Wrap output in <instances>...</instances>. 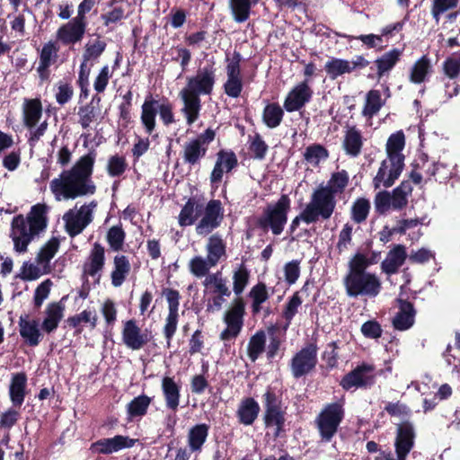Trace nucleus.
<instances>
[{
  "label": "nucleus",
  "instance_id": "nucleus-58",
  "mask_svg": "<svg viewBox=\"0 0 460 460\" xmlns=\"http://www.w3.org/2000/svg\"><path fill=\"white\" fill-rule=\"evenodd\" d=\"M208 261V258L204 259L201 256H195L190 261V272L196 277L207 276L211 267H214Z\"/></svg>",
  "mask_w": 460,
  "mask_h": 460
},
{
  "label": "nucleus",
  "instance_id": "nucleus-59",
  "mask_svg": "<svg viewBox=\"0 0 460 460\" xmlns=\"http://www.w3.org/2000/svg\"><path fill=\"white\" fill-rule=\"evenodd\" d=\"M458 2L459 0H433L431 6L432 17L438 22L440 20V16L448 10L456 8Z\"/></svg>",
  "mask_w": 460,
  "mask_h": 460
},
{
  "label": "nucleus",
  "instance_id": "nucleus-19",
  "mask_svg": "<svg viewBox=\"0 0 460 460\" xmlns=\"http://www.w3.org/2000/svg\"><path fill=\"white\" fill-rule=\"evenodd\" d=\"M415 430L413 425L408 421L397 425V434L394 441L396 456L407 457L414 446Z\"/></svg>",
  "mask_w": 460,
  "mask_h": 460
},
{
  "label": "nucleus",
  "instance_id": "nucleus-14",
  "mask_svg": "<svg viewBox=\"0 0 460 460\" xmlns=\"http://www.w3.org/2000/svg\"><path fill=\"white\" fill-rule=\"evenodd\" d=\"M137 442V439L130 438L128 436L117 435L112 438H101L91 445V451L93 454L111 455L120 450L131 448Z\"/></svg>",
  "mask_w": 460,
  "mask_h": 460
},
{
  "label": "nucleus",
  "instance_id": "nucleus-5",
  "mask_svg": "<svg viewBox=\"0 0 460 460\" xmlns=\"http://www.w3.org/2000/svg\"><path fill=\"white\" fill-rule=\"evenodd\" d=\"M216 131L211 128L185 142L181 153L182 161L190 168L200 164L207 155L208 146L215 140Z\"/></svg>",
  "mask_w": 460,
  "mask_h": 460
},
{
  "label": "nucleus",
  "instance_id": "nucleus-47",
  "mask_svg": "<svg viewBox=\"0 0 460 460\" xmlns=\"http://www.w3.org/2000/svg\"><path fill=\"white\" fill-rule=\"evenodd\" d=\"M324 70L332 80H335L340 75L346 73L350 74L349 61L342 58H332L327 61L324 66Z\"/></svg>",
  "mask_w": 460,
  "mask_h": 460
},
{
  "label": "nucleus",
  "instance_id": "nucleus-46",
  "mask_svg": "<svg viewBox=\"0 0 460 460\" xmlns=\"http://www.w3.org/2000/svg\"><path fill=\"white\" fill-rule=\"evenodd\" d=\"M349 182V176L346 170L338 171L332 172L330 180L326 186L323 188H329L332 190V193L335 196L337 194H341L344 192Z\"/></svg>",
  "mask_w": 460,
  "mask_h": 460
},
{
  "label": "nucleus",
  "instance_id": "nucleus-3",
  "mask_svg": "<svg viewBox=\"0 0 460 460\" xmlns=\"http://www.w3.org/2000/svg\"><path fill=\"white\" fill-rule=\"evenodd\" d=\"M47 208L44 204L33 205L26 218L20 214L11 223L10 237L13 242V249L19 253L27 252L28 245L47 227Z\"/></svg>",
  "mask_w": 460,
  "mask_h": 460
},
{
  "label": "nucleus",
  "instance_id": "nucleus-53",
  "mask_svg": "<svg viewBox=\"0 0 460 460\" xmlns=\"http://www.w3.org/2000/svg\"><path fill=\"white\" fill-rule=\"evenodd\" d=\"M59 248V240L57 237L50 238L40 250L36 260L39 264L49 263Z\"/></svg>",
  "mask_w": 460,
  "mask_h": 460
},
{
  "label": "nucleus",
  "instance_id": "nucleus-34",
  "mask_svg": "<svg viewBox=\"0 0 460 460\" xmlns=\"http://www.w3.org/2000/svg\"><path fill=\"white\" fill-rule=\"evenodd\" d=\"M42 116V104L40 99L25 100L23 106V122L29 128H34Z\"/></svg>",
  "mask_w": 460,
  "mask_h": 460
},
{
  "label": "nucleus",
  "instance_id": "nucleus-11",
  "mask_svg": "<svg viewBox=\"0 0 460 460\" xmlns=\"http://www.w3.org/2000/svg\"><path fill=\"white\" fill-rule=\"evenodd\" d=\"M402 54L403 49L397 48L383 53L374 61V66H370V72L367 75V77L371 80L376 79L380 81L394 69L401 60Z\"/></svg>",
  "mask_w": 460,
  "mask_h": 460
},
{
  "label": "nucleus",
  "instance_id": "nucleus-64",
  "mask_svg": "<svg viewBox=\"0 0 460 460\" xmlns=\"http://www.w3.org/2000/svg\"><path fill=\"white\" fill-rule=\"evenodd\" d=\"M223 87L225 93L229 97H239L243 88L242 77H227Z\"/></svg>",
  "mask_w": 460,
  "mask_h": 460
},
{
  "label": "nucleus",
  "instance_id": "nucleus-48",
  "mask_svg": "<svg viewBox=\"0 0 460 460\" xmlns=\"http://www.w3.org/2000/svg\"><path fill=\"white\" fill-rule=\"evenodd\" d=\"M151 403V398L146 395H139L134 398L127 406V411L130 420L142 417Z\"/></svg>",
  "mask_w": 460,
  "mask_h": 460
},
{
  "label": "nucleus",
  "instance_id": "nucleus-13",
  "mask_svg": "<svg viewBox=\"0 0 460 460\" xmlns=\"http://www.w3.org/2000/svg\"><path fill=\"white\" fill-rule=\"evenodd\" d=\"M317 347L314 344H308L298 351L291 361V371L296 378H298L310 372L317 362Z\"/></svg>",
  "mask_w": 460,
  "mask_h": 460
},
{
  "label": "nucleus",
  "instance_id": "nucleus-4",
  "mask_svg": "<svg viewBox=\"0 0 460 460\" xmlns=\"http://www.w3.org/2000/svg\"><path fill=\"white\" fill-rule=\"evenodd\" d=\"M290 208L288 195L282 194L275 203H270L264 208L255 221V226L263 232L270 230L274 235H280L288 222Z\"/></svg>",
  "mask_w": 460,
  "mask_h": 460
},
{
  "label": "nucleus",
  "instance_id": "nucleus-17",
  "mask_svg": "<svg viewBox=\"0 0 460 460\" xmlns=\"http://www.w3.org/2000/svg\"><path fill=\"white\" fill-rule=\"evenodd\" d=\"M58 43L54 40L46 42L40 50L37 73L41 81H48L49 79V67L58 61Z\"/></svg>",
  "mask_w": 460,
  "mask_h": 460
},
{
  "label": "nucleus",
  "instance_id": "nucleus-41",
  "mask_svg": "<svg viewBox=\"0 0 460 460\" xmlns=\"http://www.w3.org/2000/svg\"><path fill=\"white\" fill-rule=\"evenodd\" d=\"M228 5L235 22L243 23L250 18L252 13L250 0H228Z\"/></svg>",
  "mask_w": 460,
  "mask_h": 460
},
{
  "label": "nucleus",
  "instance_id": "nucleus-49",
  "mask_svg": "<svg viewBox=\"0 0 460 460\" xmlns=\"http://www.w3.org/2000/svg\"><path fill=\"white\" fill-rule=\"evenodd\" d=\"M383 106L381 93L378 90H370L367 93L366 102L362 111L365 117L372 118Z\"/></svg>",
  "mask_w": 460,
  "mask_h": 460
},
{
  "label": "nucleus",
  "instance_id": "nucleus-23",
  "mask_svg": "<svg viewBox=\"0 0 460 460\" xmlns=\"http://www.w3.org/2000/svg\"><path fill=\"white\" fill-rule=\"evenodd\" d=\"M97 313L93 308H86L66 319L68 326L75 329V332L78 334L83 332L84 327H89L91 330L94 329L97 325Z\"/></svg>",
  "mask_w": 460,
  "mask_h": 460
},
{
  "label": "nucleus",
  "instance_id": "nucleus-39",
  "mask_svg": "<svg viewBox=\"0 0 460 460\" xmlns=\"http://www.w3.org/2000/svg\"><path fill=\"white\" fill-rule=\"evenodd\" d=\"M64 307L59 303H52L46 309V317L42 322V329L49 333L55 331L63 318Z\"/></svg>",
  "mask_w": 460,
  "mask_h": 460
},
{
  "label": "nucleus",
  "instance_id": "nucleus-7",
  "mask_svg": "<svg viewBox=\"0 0 460 460\" xmlns=\"http://www.w3.org/2000/svg\"><path fill=\"white\" fill-rule=\"evenodd\" d=\"M344 417L342 402L327 404L316 419V424L322 438L330 441L336 434Z\"/></svg>",
  "mask_w": 460,
  "mask_h": 460
},
{
  "label": "nucleus",
  "instance_id": "nucleus-2",
  "mask_svg": "<svg viewBox=\"0 0 460 460\" xmlns=\"http://www.w3.org/2000/svg\"><path fill=\"white\" fill-rule=\"evenodd\" d=\"M216 84V69L213 66H205L193 76L187 78L186 86L179 93L183 102L181 112L188 125H192L199 116L201 110L200 95H210Z\"/></svg>",
  "mask_w": 460,
  "mask_h": 460
},
{
  "label": "nucleus",
  "instance_id": "nucleus-21",
  "mask_svg": "<svg viewBox=\"0 0 460 460\" xmlns=\"http://www.w3.org/2000/svg\"><path fill=\"white\" fill-rule=\"evenodd\" d=\"M101 101V97L98 94H94L89 102L78 108V123L84 129H87L100 117Z\"/></svg>",
  "mask_w": 460,
  "mask_h": 460
},
{
  "label": "nucleus",
  "instance_id": "nucleus-45",
  "mask_svg": "<svg viewBox=\"0 0 460 460\" xmlns=\"http://www.w3.org/2000/svg\"><path fill=\"white\" fill-rule=\"evenodd\" d=\"M405 147V135L402 130H398L390 135L385 145L387 155L405 156L402 150Z\"/></svg>",
  "mask_w": 460,
  "mask_h": 460
},
{
  "label": "nucleus",
  "instance_id": "nucleus-31",
  "mask_svg": "<svg viewBox=\"0 0 460 460\" xmlns=\"http://www.w3.org/2000/svg\"><path fill=\"white\" fill-rule=\"evenodd\" d=\"M209 427L207 424H197L190 429L187 442L191 452H200L208 436Z\"/></svg>",
  "mask_w": 460,
  "mask_h": 460
},
{
  "label": "nucleus",
  "instance_id": "nucleus-35",
  "mask_svg": "<svg viewBox=\"0 0 460 460\" xmlns=\"http://www.w3.org/2000/svg\"><path fill=\"white\" fill-rule=\"evenodd\" d=\"M413 188L410 181H402L399 186L391 192L394 210H402L408 205V199L411 195Z\"/></svg>",
  "mask_w": 460,
  "mask_h": 460
},
{
  "label": "nucleus",
  "instance_id": "nucleus-44",
  "mask_svg": "<svg viewBox=\"0 0 460 460\" xmlns=\"http://www.w3.org/2000/svg\"><path fill=\"white\" fill-rule=\"evenodd\" d=\"M371 208L370 201L366 198H358L352 203L350 208V218L356 224L365 222L369 215Z\"/></svg>",
  "mask_w": 460,
  "mask_h": 460
},
{
  "label": "nucleus",
  "instance_id": "nucleus-55",
  "mask_svg": "<svg viewBox=\"0 0 460 460\" xmlns=\"http://www.w3.org/2000/svg\"><path fill=\"white\" fill-rule=\"evenodd\" d=\"M249 138V151L252 154V157L257 160H263L269 149L268 145L259 133H256L252 137L250 136Z\"/></svg>",
  "mask_w": 460,
  "mask_h": 460
},
{
  "label": "nucleus",
  "instance_id": "nucleus-63",
  "mask_svg": "<svg viewBox=\"0 0 460 460\" xmlns=\"http://www.w3.org/2000/svg\"><path fill=\"white\" fill-rule=\"evenodd\" d=\"M353 226L349 223H346L339 234V240L336 248L340 253L346 251L352 242Z\"/></svg>",
  "mask_w": 460,
  "mask_h": 460
},
{
  "label": "nucleus",
  "instance_id": "nucleus-29",
  "mask_svg": "<svg viewBox=\"0 0 460 460\" xmlns=\"http://www.w3.org/2000/svg\"><path fill=\"white\" fill-rule=\"evenodd\" d=\"M398 301L400 303V310L394 316L393 324L396 330L405 331L413 325L415 311L412 305L403 301L402 297Z\"/></svg>",
  "mask_w": 460,
  "mask_h": 460
},
{
  "label": "nucleus",
  "instance_id": "nucleus-37",
  "mask_svg": "<svg viewBox=\"0 0 460 460\" xmlns=\"http://www.w3.org/2000/svg\"><path fill=\"white\" fill-rule=\"evenodd\" d=\"M131 266L128 259L125 255H116L114 257V269L111 271V284L114 287L122 285L127 276L129 274Z\"/></svg>",
  "mask_w": 460,
  "mask_h": 460
},
{
  "label": "nucleus",
  "instance_id": "nucleus-9",
  "mask_svg": "<svg viewBox=\"0 0 460 460\" xmlns=\"http://www.w3.org/2000/svg\"><path fill=\"white\" fill-rule=\"evenodd\" d=\"M404 160L405 156L387 155L386 159L381 162L373 179L374 188L378 189L381 185L385 188L392 187L404 169Z\"/></svg>",
  "mask_w": 460,
  "mask_h": 460
},
{
  "label": "nucleus",
  "instance_id": "nucleus-30",
  "mask_svg": "<svg viewBox=\"0 0 460 460\" xmlns=\"http://www.w3.org/2000/svg\"><path fill=\"white\" fill-rule=\"evenodd\" d=\"M431 73L432 65L430 58L427 55H423L411 66L409 80L412 84H420L424 83Z\"/></svg>",
  "mask_w": 460,
  "mask_h": 460
},
{
  "label": "nucleus",
  "instance_id": "nucleus-32",
  "mask_svg": "<svg viewBox=\"0 0 460 460\" xmlns=\"http://www.w3.org/2000/svg\"><path fill=\"white\" fill-rule=\"evenodd\" d=\"M260 412V406L258 402L252 398H245L241 401L238 410L237 417L239 421L243 425H252Z\"/></svg>",
  "mask_w": 460,
  "mask_h": 460
},
{
  "label": "nucleus",
  "instance_id": "nucleus-20",
  "mask_svg": "<svg viewBox=\"0 0 460 460\" xmlns=\"http://www.w3.org/2000/svg\"><path fill=\"white\" fill-rule=\"evenodd\" d=\"M265 416L264 421L267 427L274 428V434L278 436L282 429L285 419L279 405L278 400L272 392L268 391L264 394Z\"/></svg>",
  "mask_w": 460,
  "mask_h": 460
},
{
  "label": "nucleus",
  "instance_id": "nucleus-52",
  "mask_svg": "<svg viewBox=\"0 0 460 460\" xmlns=\"http://www.w3.org/2000/svg\"><path fill=\"white\" fill-rule=\"evenodd\" d=\"M125 238L126 233L121 225L111 226L106 234V240L114 252H119L123 249Z\"/></svg>",
  "mask_w": 460,
  "mask_h": 460
},
{
  "label": "nucleus",
  "instance_id": "nucleus-61",
  "mask_svg": "<svg viewBox=\"0 0 460 460\" xmlns=\"http://www.w3.org/2000/svg\"><path fill=\"white\" fill-rule=\"evenodd\" d=\"M40 276L41 271L38 266L25 261L21 267L20 272L15 276V279L31 281L39 279Z\"/></svg>",
  "mask_w": 460,
  "mask_h": 460
},
{
  "label": "nucleus",
  "instance_id": "nucleus-27",
  "mask_svg": "<svg viewBox=\"0 0 460 460\" xmlns=\"http://www.w3.org/2000/svg\"><path fill=\"white\" fill-rule=\"evenodd\" d=\"M407 258L405 247L402 244H396L382 261L381 267L387 274L396 273L399 268L404 263Z\"/></svg>",
  "mask_w": 460,
  "mask_h": 460
},
{
  "label": "nucleus",
  "instance_id": "nucleus-40",
  "mask_svg": "<svg viewBox=\"0 0 460 460\" xmlns=\"http://www.w3.org/2000/svg\"><path fill=\"white\" fill-rule=\"evenodd\" d=\"M284 117L283 108L278 102L268 103L262 111V121L270 128L279 127Z\"/></svg>",
  "mask_w": 460,
  "mask_h": 460
},
{
  "label": "nucleus",
  "instance_id": "nucleus-62",
  "mask_svg": "<svg viewBox=\"0 0 460 460\" xmlns=\"http://www.w3.org/2000/svg\"><path fill=\"white\" fill-rule=\"evenodd\" d=\"M300 261L293 260L284 266V279L288 285L291 286L296 283L300 275Z\"/></svg>",
  "mask_w": 460,
  "mask_h": 460
},
{
  "label": "nucleus",
  "instance_id": "nucleus-36",
  "mask_svg": "<svg viewBox=\"0 0 460 460\" xmlns=\"http://www.w3.org/2000/svg\"><path fill=\"white\" fill-rule=\"evenodd\" d=\"M27 377L24 373H16L13 376L10 384V398L13 405L21 406L24 401Z\"/></svg>",
  "mask_w": 460,
  "mask_h": 460
},
{
  "label": "nucleus",
  "instance_id": "nucleus-22",
  "mask_svg": "<svg viewBox=\"0 0 460 460\" xmlns=\"http://www.w3.org/2000/svg\"><path fill=\"white\" fill-rule=\"evenodd\" d=\"M158 101L155 100L150 94L146 97L141 106L140 120L145 132L152 136L156 127Z\"/></svg>",
  "mask_w": 460,
  "mask_h": 460
},
{
  "label": "nucleus",
  "instance_id": "nucleus-1",
  "mask_svg": "<svg viewBox=\"0 0 460 460\" xmlns=\"http://www.w3.org/2000/svg\"><path fill=\"white\" fill-rule=\"evenodd\" d=\"M96 156V150L92 148L70 169L63 170L58 178L50 181V190L57 199H75L96 192V185L92 180Z\"/></svg>",
  "mask_w": 460,
  "mask_h": 460
},
{
  "label": "nucleus",
  "instance_id": "nucleus-26",
  "mask_svg": "<svg viewBox=\"0 0 460 460\" xmlns=\"http://www.w3.org/2000/svg\"><path fill=\"white\" fill-rule=\"evenodd\" d=\"M105 250L100 243H94L90 252L88 261L84 264V274L94 277L103 269Z\"/></svg>",
  "mask_w": 460,
  "mask_h": 460
},
{
  "label": "nucleus",
  "instance_id": "nucleus-12",
  "mask_svg": "<svg viewBox=\"0 0 460 460\" xmlns=\"http://www.w3.org/2000/svg\"><path fill=\"white\" fill-rule=\"evenodd\" d=\"M244 305L242 301H236L234 305L226 312L224 322L226 328L221 332L219 338L226 341L235 339L242 331L243 325Z\"/></svg>",
  "mask_w": 460,
  "mask_h": 460
},
{
  "label": "nucleus",
  "instance_id": "nucleus-16",
  "mask_svg": "<svg viewBox=\"0 0 460 460\" xmlns=\"http://www.w3.org/2000/svg\"><path fill=\"white\" fill-rule=\"evenodd\" d=\"M313 96V91L310 88L307 80L296 84L286 96L283 108L288 112L297 111L301 110Z\"/></svg>",
  "mask_w": 460,
  "mask_h": 460
},
{
  "label": "nucleus",
  "instance_id": "nucleus-24",
  "mask_svg": "<svg viewBox=\"0 0 460 460\" xmlns=\"http://www.w3.org/2000/svg\"><path fill=\"white\" fill-rule=\"evenodd\" d=\"M122 337L127 347L135 350L141 349L147 341L146 336L141 332L133 320L125 323Z\"/></svg>",
  "mask_w": 460,
  "mask_h": 460
},
{
  "label": "nucleus",
  "instance_id": "nucleus-42",
  "mask_svg": "<svg viewBox=\"0 0 460 460\" xmlns=\"http://www.w3.org/2000/svg\"><path fill=\"white\" fill-rule=\"evenodd\" d=\"M107 47V43L98 36L94 40L89 41L84 47L83 53V62L85 65L87 62L97 61L102 55Z\"/></svg>",
  "mask_w": 460,
  "mask_h": 460
},
{
  "label": "nucleus",
  "instance_id": "nucleus-50",
  "mask_svg": "<svg viewBox=\"0 0 460 460\" xmlns=\"http://www.w3.org/2000/svg\"><path fill=\"white\" fill-rule=\"evenodd\" d=\"M63 220L65 221L66 231L71 237L81 234L88 226V221L82 222L81 219L75 216V212L72 209L65 213Z\"/></svg>",
  "mask_w": 460,
  "mask_h": 460
},
{
  "label": "nucleus",
  "instance_id": "nucleus-6",
  "mask_svg": "<svg viewBox=\"0 0 460 460\" xmlns=\"http://www.w3.org/2000/svg\"><path fill=\"white\" fill-rule=\"evenodd\" d=\"M336 203V196L332 193L329 188H323V185L321 184L313 191L310 202L305 206V208L314 220L317 222L320 218L323 220L329 219L335 210Z\"/></svg>",
  "mask_w": 460,
  "mask_h": 460
},
{
  "label": "nucleus",
  "instance_id": "nucleus-15",
  "mask_svg": "<svg viewBox=\"0 0 460 460\" xmlns=\"http://www.w3.org/2000/svg\"><path fill=\"white\" fill-rule=\"evenodd\" d=\"M374 371L373 365L362 364L347 374L341 381V385L346 390L370 385L374 383Z\"/></svg>",
  "mask_w": 460,
  "mask_h": 460
},
{
  "label": "nucleus",
  "instance_id": "nucleus-60",
  "mask_svg": "<svg viewBox=\"0 0 460 460\" xmlns=\"http://www.w3.org/2000/svg\"><path fill=\"white\" fill-rule=\"evenodd\" d=\"M374 204L375 209L379 215L385 214L390 208L393 209L391 193L387 190L377 192L375 196Z\"/></svg>",
  "mask_w": 460,
  "mask_h": 460
},
{
  "label": "nucleus",
  "instance_id": "nucleus-8",
  "mask_svg": "<svg viewBox=\"0 0 460 460\" xmlns=\"http://www.w3.org/2000/svg\"><path fill=\"white\" fill-rule=\"evenodd\" d=\"M370 264L366 256L357 253L349 261V274L347 277V288H379L378 279L365 271Z\"/></svg>",
  "mask_w": 460,
  "mask_h": 460
},
{
  "label": "nucleus",
  "instance_id": "nucleus-28",
  "mask_svg": "<svg viewBox=\"0 0 460 460\" xmlns=\"http://www.w3.org/2000/svg\"><path fill=\"white\" fill-rule=\"evenodd\" d=\"M342 146L348 155L351 157L358 156L363 146L361 131L355 126L349 127L345 132Z\"/></svg>",
  "mask_w": 460,
  "mask_h": 460
},
{
  "label": "nucleus",
  "instance_id": "nucleus-51",
  "mask_svg": "<svg viewBox=\"0 0 460 460\" xmlns=\"http://www.w3.org/2000/svg\"><path fill=\"white\" fill-rule=\"evenodd\" d=\"M328 157V149L324 146L317 143L308 146L304 153V159L314 165H318L321 160H325Z\"/></svg>",
  "mask_w": 460,
  "mask_h": 460
},
{
  "label": "nucleus",
  "instance_id": "nucleus-43",
  "mask_svg": "<svg viewBox=\"0 0 460 460\" xmlns=\"http://www.w3.org/2000/svg\"><path fill=\"white\" fill-rule=\"evenodd\" d=\"M266 345V335L262 331L252 335L247 345V355L251 361L254 362L262 354Z\"/></svg>",
  "mask_w": 460,
  "mask_h": 460
},
{
  "label": "nucleus",
  "instance_id": "nucleus-54",
  "mask_svg": "<svg viewBox=\"0 0 460 460\" xmlns=\"http://www.w3.org/2000/svg\"><path fill=\"white\" fill-rule=\"evenodd\" d=\"M128 164L123 155H114L108 159L106 170L111 177H120L127 170Z\"/></svg>",
  "mask_w": 460,
  "mask_h": 460
},
{
  "label": "nucleus",
  "instance_id": "nucleus-38",
  "mask_svg": "<svg viewBox=\"0 0 460 460\" xmlns=\"http://www.w3.org/2000/svg\"><path fill=\"white\" fill-rule=\"evenodd\" d=\"M162 390L166 406L175 411L180 403V389L172 377L165 376L162 380Z\"/></svg>",
  "mask_w": 460,
  "mask_h": 460
},
{
  "label": "nucleus",
  "instance_id": "nucleus-33",
  "mask_svg": "<svg viewBox=\"0 0 460 460\" xmlns=\"http://www.w3.org/2000/svg\"><path fill=\"white\" fill-rule=\"evenodd\" d=\"M207 258L212 265H217L220 259L226 256V246L219 234L210 235L206 245Z\"/></svg>",
  "mask_w": 460,
  "mask_h": 460
},
{
  "label": "nucleus",
  "instance_id": "nucleus-56",
  "mask_svg": "<svg viewBox=\"0 0 460 460\" xmlns=\"http://www.w3.org/2000/svg\"><path fill=\"white\" fill-rule=\"evenodd\" d=\"M196 205L195 198H190L182 207L178 221L181 226H191L197 220V217L194 214V207Z\"/></svg>",
  "mask_w": 460,
  "mask_h": 460
},
{
  "label": "nucleus",
  "instance_id": "nucleus-18",
  "mask_svg": "<svg viewBox=\"0 0 460 460\" xmlns=\"http://www.w3.org/2000/svg\"><path fill=\"white\" fill-rule=\"evenodd\" d=\"M86 27L87 22H81L74 17L71 21L58 28L57 39L65 46L74 45L83 40Z\"/></svg>",
  "mask_w": 460,
  "mask_h": 460
},
{
  "label": "nucleus",
  "instance_id": "nucleus-57",
  "mask_svg": "<svg viewBox=\"0 0 460 460\" xmlns=\"http://www.w3.org/2000/svg\"><path fill=\"white\" fill-rule=\"evenodd\" d=\"M217 162L226 169V172H230L238 165V159L235 153L232 150L221 149L217 153Z\"/></svg>",
  "mask_w": 460,
  "mask_h": 460
},
{
  "label": "nucleus",
  "instance_id": "nucleus-10",
  "mask_svg": "<svg viewBox=\"0 0 460 460\" xmlns=\"http://www.w3.org/2000/svg\"><path fill=\"white\" fill-rule=\"evenodd\" d=\"M224 218V209L219 199H211L204 208V215L196 226L199 235H208L217 228Z\"/></svg>",
  "mask_w": 460,
  "mask_h": 460
},
{
  "label": "nucleus",
  "instance_id": "nucleus-25",
  "mask_svg": "<svg viewBox=\"0 0 460 460\" xmlns=\"http://www.w3.org/2000/svg\"><path fill=\"white\" fill-rule=\"evenodd\" d=\"M20 335L30 346H37L41 340L38 323L29 315H21L19 319Z\"/></svg>",
  "mask_w": 460,
  "mask_h": 460
}]
</instances>
